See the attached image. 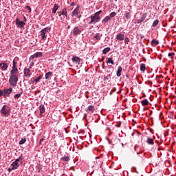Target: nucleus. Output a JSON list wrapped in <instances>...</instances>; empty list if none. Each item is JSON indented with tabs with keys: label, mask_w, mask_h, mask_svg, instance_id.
Here are the masks:
<instances>
[{
	"label": "nucleus",
	"mask_w": 176,
	"mask_h": 176,
	"mask_svg": "<svg viewBox=\"0 0 176 176\" xmlns=\"http://www.w3.org/2000/svg\"><path fill=\"white\" fill-rule=\"evenodd\" d=\"M8 67H9V65H8L6 63H0V68L1 71H6V69H8Z\"/></svg>",
	"instance_id": "f3484780"
},
{
	"label": "nucleus",
	"mask_w": 176,
	"mask_h": 176,
	"mask_svg": "<svg viewBox=\"0 0 176 176\" xmlns=\"http://www.w3.org/2000/svg\"><path fill=\"white\" fill-rule=\"evenodd\" d=\"M34 58H37L36 55L34 54L29 58V60H34Z\"/></svg>",
	"instance_id": "79ce46f5"
},
{
	"label": "nucleus",
	"mask_w": 176,
	"mask_h": 176,
	"mask_svg": "<svg viewBox=\"0 0 176 176\" xmlns=\"http://www.w3.org/2000/svg\"><path fill=\"white\" fill-rule=\"evenodd\" d=\"M39 111H40V117H43V113L46 112V108L45 107V105L43 104H41L39 106Z\"/></svg>",
	"instance_id": "f8f14e48"
},
{
	"label": "nucleus",
	"mask_w": 176,
	"mask_h": 176,
	"mask_svg": "<svg viewBox=\"0 0 176 176\" xmlns=\"http://www.w3.org/2000/svg\"><path fill=\"white\" fill-rule=\"evenodd\" d=\"M122 70H123V68H122V66H119L118 67V70L116 73V76H118V78H119V76H121Z\"/></svg>",
	"instance_id": "6ab92c4d"
},
{
	"label": "nucleus",
	"mask_w": 176,
	"mask_h": 176,
	"mask_svg": "<svg viewBox=\"0 0 176 176\" xmlns=\"http://www.w3.org/2000/svg\"><path fill=\"white\" fill-rule=\"evenodd\" d=\"M140 153H137V155H139Z\"/></svg>",
	"instance_id": "603ef678"
},
{
	"label": "nucleus",
	"mask_w": 176,
	"mask_h": 176,
	"mask_svg": "<svg viewBox=\"0 0 176 176\" xmlns=\"http://www.w3.org/2000/svg\"><path fill=\"white\" fill-rule=\"evenodd\" d=\"M146 142L148 145H153L155 144L153 139L151 138H147Z\"/></svg>",
	"instance_id": "b1692460"
},
{
	"label": "nucleus",
	"mask_w": 176,
	"mask_h": 176,
	"mask_svg": "<svg viewBox=\"0 0 176 176\" xmlns=\"http://www.w3.org/2000/svg\"><path fill=\"white\" fill-rule=\"evenodd\" d=\"M36 170H37V173H39L41 170H42V165L38 164L36 166Z\"/></svg>",
	"instance_id": "473e14b6"
},
{
	"label": "nucleus",
	"mask_w": 176,
	"mask_h": 176,
	"mask_svg": "<svg viewBox=\"0 0 176 176\" xmlns=\"http://www.w3.org/2000/svg\"><path fill=\"white\" fill-rule=\"evenodd\" d=\"M49 32H50V28L47 27L39 32L38 36L42 39V41H46V39H47V34Z\"/></svg>",
	"instance_id": "f257e3e1"
},
{
	"label": "nucleus",
	"mask_w": 176,
	"mask_h": 176,
	"mask_svg": "<svg viewBox=\"0 0 176 176\" xmlns=\"http://www.w3.org/2000/svg\"><path fill=\"white\" fill-rule=\"evenodd\" d=\"M19 163L16 162L15 161L11 164L10 168H8V172L10 173L13 170H17L19 168Z\"/></svg>",
	"instance_id": "1a4fd4ad"
},
{
	"label": "nucleus",
	"mask_w": 176,
	"mask_h": 176,
	"mask_svg": "<svg viewBox=\"0 0 176 176\" xmlns=\"http://www.w3.org/2000/svg\"><path fill=\"white\" fill-rule=\"evenodd\" d=\"M157 24H159V19H156L155 21H154V22L153 23L152 27H156Z\"/></svg>",
	"instance_id": "c9c22d12"
},
{
	"label": "nucleus",
	"mask_w": 176,
	"mask_h": 176,
	"mask_svg": "<svg viewBox=\"0 0 176 176\" xmlns=\"http://www.w3.org/2000/svg\"><path fill=\"white\" fill-rule=\"evenodd\" d=\"M122 146H124V144L123 143L122 144Z\"/></svg>",
	"instance_id": "3c124183"
},
{
	"label": "nucleus",
	"mask_w": 176,
	"mask_h": 176,
	"mask_svg": "<svg viewBox=\"0 0 176 176\" xmlns=\"http://www.w3.org/2000/svg\"><path fill=\"white\" fill-rule=\"evenodd\" d=\"M106 60L107 64H111L112 65H115V62H113V59L112 58H107Z\"/></svg>",
	"instance_id": "412c9836"
},
{
	"label": "nucleus",
	"mask_w": 176,
	"mask_h": 176,
	"mask_svg": "<svg viewBox=\"0 0 176 176\" xmlns=\"http://www.w3.org/2000/svg\"><path fill=\"white\" fill-rule=\"evenodd\" d=\"M60 160H62L63 162H69L70 158L69 156L65 155L64 157H62L60 158Z\"/></svg>",
	"instance_id": "393cba45"
},
{
	"label": "nucleus",
	"mask_w": 176,
	"mask_h": 176,
	"mask_svg": "<svg viewBox=\"0 0 176 176\" xmlns=\"http://www.w3.org/2000/svg\"><path fill=\"white\" fill-rule=\"evenodd\" d=\"M91 21H89V24H96V23H98L101 18H98V16H95V15H91L90 17Z\"/></svg>",
	"instance_id": "6e6552de"
},
{
	"label": "nucleus",
	"mask_w": 176,
	"mask_h": 176,
	"mask_svg": "<svg viewBox=\"0 0 176 176\" xmlns=\"http://www.w3.org/2000/svg\"><path fill=\"white\" fill-rule=\"evenodd\" d=\"M72 61L73 63H75L77 65H80V62L82 61V59L76 56H73L72 58Z\"/></svg>",
	"instance_id": "9b49d317"
},
{
	"label": "nucleus",
	"mask_w": 176,
	"mask_h": 176,
	"mask_svg": "<svg viewBox=\"0 0 176 176\" xmlns=\"http://www.w3.org/2000/svg\"><path fill=\"white\" fill-rule=\"evenodd\" d=\"M102 37V34L96 33L95 36L93 37V40L97 43L98 41H101V38Z\"/></svg>",
	"instance_id": "ddd939ff"
},
{
	"label": "nucleus",
	"mask_w": 176,
	"mask_h": 176,
	"mask_svg": "<svg viewBox=\"0 0 176 176\" xmlns=\"http://www.w3.org/2000/svg\"><path fill=\"white\" fill-rule=\"evenodd\" d=\"M59 17H60L61 21H64L65 19H68V12H67V8H65L58 12Z\"/></svg>",
	"instance_id": "39448f33"
},
{
	"label": "nucleus",
	"mask_w": 176,
	"mask_h": 176,
	"mask_svg": "<svg viewBox=\"0 0 176 176\" xmlns=\"http://www.w3.org/2000/svg\"><path fill=\"white\" fill-rule=\"evenodd\" d=\"M94 111H96L94 106H93V105L88 106L87 112H91V113H93V112H94Z\"/></svg>",
	"instance_id": "aec40b11"
},
{
	"label": "nucleus",
	"mask_w": 176,
	"mask_h": 176,
	"mask_svg": "<svg viewBox=\"0 0 176 176\" xmlns=\"http://www.w3.org/2000/svg\"><path fill=\"white\" fill-rule=\"evenodd\" d=\"M34 62H31L30 63V66H29V69H31V68H32V67H34Z\"/></svg>",
	"instance_id": "a18cd8bd"
},
{
	"label": "nucleus",
	"mask_w": 176,
	"mask_h": 176,
	"mask_svg": "<svg viewBox=\"0 0 176 176\" xmlns=\"http://www.w3.org/2000/svg\"><path fill=\"white\" fill-rule=\"evenodd\" d=\"M22 1H27V0H22Z\"/></svg>",
	"instance_id": "5fc2aeb1"
},
{
	"label": "nucleus",
	"mask_w": 176,
	"mask_h": 176,
	"mask_svg": "<svg viewBox=\"0 0 176 176\" xmlns=\"http://www.w3.org/2000/svg\"><path fill=\"white\" fill-rule=\"evenodd\" d=\"M124 39V43L126 45H129V42H130V38H129V37H125V38Z\"/></svg>",
	"instance_id": "4c0bfd02"
},
{
	"label": "nucleus",
	"mask_w": 176,
	"mask_h": 176,
	"mask_svg": "<svg viewBox=\"0 0 176 176\" xmlns=\"http://www.w3.org/2000/svg\"><path fill=\"white\" fill-rule=\"evenodd\" d=\"M146 19V14H143L142 16L138 20V24H141L144 20Z\"/></svg>",
	"instance_id": "a211bd4d"
},
{
	"label": "nucleus",
	"mask_w": 176,
	"mask_h": 176,
	"mask_svg": "<svg viewBox=\"0 0 176 176\" xmlns=\"http://www.w3.org/2000/svg\"><path fill=\"white\" fill-rule=\"evenodd\" d=\"M24 21H27V19L24 16Z\"/></svg>",
	"instance_id": "09e8293b"
},
{
	"label": "nucleus",
	"mask_w": 176,
	"mask_h": 176,
	"mask_svg": "<svg viewBox=\"0 0 176 176\" xmlns=\"http://www.w3.org/2000/svg\"><path fill=\"white\" fill-rule=\"evenodd\" d=\"M101 13H102V10H99V11L95 12V13L94 14V16H95L96 17L101 18V16H100V14Z\"/></svg>",
	"instance_id": "c85d7f7f"
},
{
	"label": "nucleus",
	"mask_w": 176,
	"mask_h": 176,
	"mask_svg": "<svg viewBox=\"0 0 176 176\" xmlns=\"http://www.w3.org/2000/svg\"><path fill=\"white\" fill-rule=\"evenodd\" d=\"M27 141V140L25 138H22L20 141H19V145H23V144H25V142Z\"/></svg>",
	"instance_id": "72a5a7b5"
},
{
	"label": "nucleus",
	"mask_w": 176,
	"mask_h": 176,
	"mask_svg": "<svg viewBox=\"0 0 176 176\" xmlns=\"http://www.w3.org/2000/svg\"><path fill=\"white\" fill-rule=\"evenodd\" d=\"M0 113L1 116L5 118L9 116V115H10V107L6 104H4L0 110Z\"/></svg>",
	"instance_id": "20e7f679"
},
{
	"label": "nucleus",
	"mask_w": 176,
	"mask_h": 176,
	"mask_svg": "<svg viewBox=\"0 0 176 176\" xmlns=\"http://www.w3.org/2000/svg\"><path fill=\"white\" fill-rule=\"evenodd\" d=\"M43 141H45V139L44 138H41V140H40V141H39V144L40 145H42V142Z\"/></svg>",
	"instance_id": "49530a36"
},
{
	"label": "nucleus",
	"mask_w": 176,
	"mask_h": 176,
	"mask_svg": "<svg viewBox=\"0 0 176 176\" xmlns=\"http://www.w3.org/2000/svg\"><path fill=\"white\" fill-rule=\"evenodd\" d=\"M72 34H73L74 36H78V35L82 34V30H80V28L76 26L72 30Z\"/></svg>",
	"instance_id": "0eeeda50"
},
{
	"label": "nucleus",
	"mask_w": 176,
	"mask_h": 176,
	"mask_svg": "<svg viewBox=\"0 0 176 176\" xmlns=\"http://www.w3.org/2000/svg\"><path fill=\"white\" fill-rule=\"evenodd\" d=\"M175 54H174V52H172V53H169L168 54V57H170V58H174V56H175Z\"/></svg>",
	"instance_id": "a19ab883"
},
{
	"label": "nucleus",
	"mask_w": 176,
	"mask_h": 176,
	"mask_svg": "<svg viewBox=\"0 0 176 176\" xmlns=\"http://www.w3.org/2000/svg\"><path fill=\"white\" fill-rule=\"evenodd\" d=\"M145 69H146V65L144 63L140 65V71L142 72H145Z\"/></svg>",
	"instance_id": "bb28decb"
},
{
	"label": "nucleus",
	"mask_w": 176,
	"mask_h": 176,
	"mask_svg": "<svg viewBox=\"0 0 176 176\" xmlns=\"http://www.w3.org/2000/svg\"><path fill=\"white\" fill-rule=\"evenodd\" d=\"M149 104V101L147 100V99H144V100L142 101V105L143 107H145Z\"/></svg>",
	"instance_id": "7c9ffc66"
},
{
	"label": "nucleus",
	"mask_w": 176,
	"mask_h": 176,
	"mask_svg": "<svg viewBox=\"0 0 176 176\" xmlns=\"http://www.w3.org/2000/svg\"><path fill=\"white\" fill-rule=\"evenodd\" d=\"M58 10V6L57 4H54V8H52V13L56 14Z\"/></svg>",
	"instance_id": "a878e982"
},
{
	"label": "nucleus",
	"mask_w": 176,
	"mask_h": 176,
	"mask_svg": "<svg viewBox=\"0 0 176 176\" xmlns=\"http://www.w3.org/2000/svg\"><path fill=\"white\" fill-rule=\"evenodd\" d=\"M12 91H13V88L10 87L9 89H0V97H4L7 98L8 97H10V94H12Z\"/></svg>",
	"instance_id": "7ed1b4c3"
},
{
	"label": "nucleus",
	"mask_w": 176,
	"mask_h": 176,
	"mask_svg": "<svg viewBox=\"0 0 176 176\" xmlns=\"http://www.w3.org/2000/svg\"><path fill=\"white\" fill-rule=\"evenodd\" d=\"M78 10H79V8L77 7V8H76L74 10V11L72 12V17H74V16H78V14H79V12H78Z\"/></svg>",
	"instance_id": "4be33fe9"
},
{
	"label": "nucleus",
	"mask_w": 176,
	"mask_h": 176,
	"mask_svg": "<svg viewBox=\"0 0 176 176\" xmlns=\"http://www.w3.org/2000/svg\"><path fill=\"white\" fill-rule=\"evenodd\" d=\"M112 19L109 16H106L102 21V24L105 25L107 23H109V21H111Z\"/></svg>",
	"instance_id": "dca6fc26"
},
{
	"label": "nucleus",
	"mask_w": 176,
	"mask_h": 176,
	"mask_svg": "<svg viewBox=\"0 0 176 176\" xmlns=\"http://www.w3.org/2000/svg\"><path fill=\"white\" fill-rule=\"evenodd\" d=\"M75 6V3L74 2H72L71 3H70V6Z\"/></svg>",
	"instance_id": "de8ad7c7"
},
{
	"label": "nucleus",
	"mask_w": 176,
	"mask_h": 176,
	"mask_svg": "<svg viewBox=\"0 0 176 176\" xmlns=\"http://www.w3.org/2000/svg\"><path fill=\"white\" fill-rule=\"evenodd\" d=\"M109 52H111V47H107L102 50V54H107Z\"/></svg>",
	"instance_id": "cd10ccee"
},
{
	"label": "nucleus",
	"mask_w": 176,
	"mask_h": 176,
	"mask_svg": "<svg viewBox=\"0 0 176 176\" xmlns=\"http://www.w3.org/2000/svg\"><path fill=\"white\" fill-rule=\"evenodd\" d=\"M116 41H124V34L118 33L116 36Z\"/></svg>",
	"instance_id": "4468645a"
},
{
	"label": "nucleus",
	"mask_w": 176,
	"mask_h": 176,
	"mask_svg": "<svg viewBox=\"0 0 176 176\" xmlns=\"http://www.w3.org/2000/svg\"><path fill=\"white\" fill-rule=\"evenodd\" d=\"M124 17H125V19L129 20V19H130V12H126V13L124 14Z\"/></svg>",
	"instance_id": "f704fd0d"
},
{
	"label": "nucleus",
	"mask_w": 176,
	"mask_h": 176,
	"mask_svg": "<svg viewBox=\"0 0 176 176\" xmlns=\"http://www.w3.org/2000/svg\"><path fill=\"white\" fill-rule=\"evenodd\" d=\"M116 16V12H112L110 13V19H113V17H115Z\"/></svg>",
	"instance_id": "58836bf2"
},
{
	"label": "nucleus",
	"mask_w": 176,
	"mask_h": 176,
	"mask_svg": "<svg viewBox=\"0 0 176 176\" xmlns=\"http://www.w3.org/2000/svg\"><path fill=\"white\" fill-rule=\"evenodd\" d=\"M19 72V69H17V62L14 59L12 61V67L10 71V75L16 74Z\"/></svg>",
	"instance_id": "423d86ee"
},
{
	"label": "nucleus",
	"mask_w": 176,
	"mask_h": 176,
	"mask_svg": "<svg viewBox=\"0 0 176 176\" xmlns=\"http://www.w3.org/2000/svg\"><path fill=\"white\" fill-rule=\"evenodd\" d=\"M25 9H28L29 13H31V12H32V10L31 9V7L30 6H26Z\"/></svg>",
	"instance_id": "37998d69"
},
{
	"label": "nucleus",
	"mask_w": 176,
	"mask_h": 176,
	"mask_svg": "<svg viewBox=\"0 0 176 176\" xmlns=\"http://www.w3.org/2000/svg\"><path fill=\"white\" fill-rule=\"evenodd\" d=\"M14 162L16 163H19V162H23V155H21L17 159H16Z\"/></svg>",
	"instance_id": "2f4dec72"
},
{
	"label": "nucleus",
	"mask_w": 176,
	"mask_h": 176,
	"mask_svg": "<svg viewBox=\"0 0 176 176\" xmlns=\"http://www.w3.org/2000/svg\"><path fill=\"white\" fill-rule=\"evenodd\" d=\"M53 75V73L52 72H49L45 74V79H50V76Z\"/></svg>",
	"instance_id": "c756f323"
},
{
	"label": "nucleus",
	"mask_w": 176,
	"mask_h": 176,
	"mask_svg": "<svg viewBox=\"0 0 176 176\" xmlns=\"http://www.w3.org/2000/svg\"><path fill=\"white\" fill-rule=\"evenodd\" d=\"M36 57H42L43 56V54L42 52H36L35 53Z\"/></svg>",
	"instance_id": "e433bc0d"
},
{
	"label": "nucleus",
	"mask_w": 176,
	"mask_h": 176,
	"mask_svg": "<svg viewBox=\"0 0 176 176\" xmlns=\"http://www.w3.org/2000/svg\"><path fill=\"white\" fill-rule=\"evenodd\" d=\"M152 44L153 45H159V41L153 39V40H152Z\"/></svg>",
	"instance_id": "c03bdc74"
},
{
	"label": "nucleus",
	"mask_w": 176,
	"mask_h": 176,
	"mask_svg": "<svg viewBox=\"0 0 176 176\" xmlns=\"http://www.w3.org/2000/svg\"><path fill=\"white\" fill-rule=\"evenodd\" d=\"M23 74H24V76H25L26 78H30V76H31V75H32V74H31V69L28 68H25L23 70Z\"/></svg>",
	"instance_id": "2eb2a0df"
},
{
	"label": "nucleus",
	"mask_w": 176,
	"mask_h": 176,
	"mask_svg": "<svg viewBox=\"0 0 176 176\" xmlns=\"http://www.w3.org/2000/svg\"><path fill=\"white\" fill-rule=\"evenodd\" d=\"M17 82H19V76L17 74H11L9 78V84L12 87H16L17 86Z\"/></svg>",
	"instance_id": "f03ea898"
},
{
	"label": "nucleus",
	"mask_w": 176,
	"mask_h": 176,
	"mask_svg": "<svg viewBox=\"0 0 176 176\" xmlns=\"http://www.w3.org/2000/svg\"><path fill=\"white\" fill-rule=\"evenodd\" d=\"M67 28H68V30H69V29L71 28V26L69 25V26L67 27Z\"/></svg>",
	"instance_id": "8fccbe9b"
},
{
	"label": "nucleus",
	"mask_w": 176,
	"mask_h": 176,
	"mask_svg": "<svg viewBox=\"0 0 176 176\" xmlns=\"http://www.w3.org/2000/svg\"><path fill=\"white\" fill-rule=\"evenodd\" d=\"M32 83H38V82H39V80H41V79H42V76H39L37 78H32Z\"/></svg>",
	"instance_id": "5701e85b"
},
{
	"label": "nucleus",
	"mask_w": 176,
	"mask_h": 176,
	"mask_svg": "<svg viewBox=\"0 0 176 176\" xmlns=\"http://www.w3.org/2000/svg\"><path fill=\"white\" fill-rule=\"evenodd\" d=\"M21 94H22V93L15 94L14 96V98H20V97H21Z\"/></svg>",
	"instance_id": "ea45409f"
},
{
	"label": "nucleus",
	"mask_w": 176,
	"mask_h": 176,
	"mask_svg": "<svg viewBox=\"0 0 176 176\" xmlns=\"http://www.w3.org/2000/svg\"><path fill=\"white\" fill-rule=\"evenodd\" d=\"M15 24L19 27V28H24V26L25 25V23L23 21H20L19 18H16L15 20Z\"/></svg>",
	"instance_id": "9d476101"
},
{
	"label": "nucleus",
	"mask_w": 176,
	"mask_h": 176,
	"mask_svg": "<svg viewBox=\"0 0 176 176\" xmlns=\"http://www.w3.org/2000/svg\"><path fill=\"white\" fill-rule=\"evenodd\" d=\"M134 150L135 151V147H134Z\"/></svg>",
	"instance_id": "864d4df0"
}]
</instances>
